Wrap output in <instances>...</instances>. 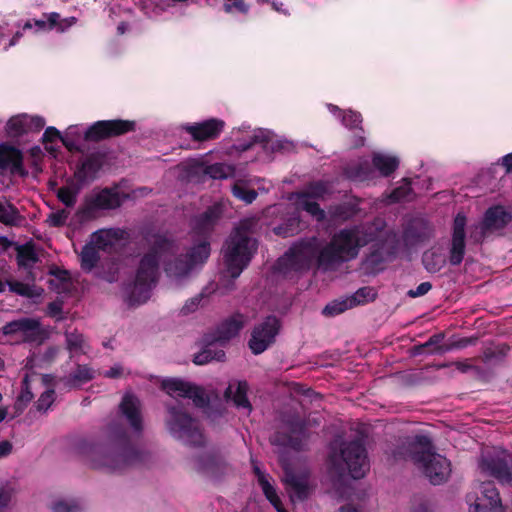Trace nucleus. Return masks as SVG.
I'll return each mask as SVG.
<instances>
[{
  "mask_svg": "<svg viewBox=\"0 0 512 512\" xmlns=\"http://www.w3.org/2000/svg\"><path fill=\"white\" fill-rule=\"evenodd\" d=\"M166 410L165 424L172 437L185 445L204 446L205 436L200 422L186 411L182 403L166 404Z\"/></svg>",
  "mask_w": 512,
  "mask_h": 512,
  "instance_id": "39448f33",
  "label": "nucleus"
},
{
  "mask_svg": "<svg viewBox=\"0 0 512 512\" xmlns=\"http://www.w3.org/2000/svg\"><path fill=\"white\" fill-rule=\"evenodd\" d=\"M95 370L88 365L77 364L76 369L66 378L69 388L77 387L94 379Z\"/></svg>",
  "mask_w": 512,
  "mask_h": 512,
  "instance_id": "c9c22d12",
  "label": "nucleus"
},
{
  "mask_svg": "<svg viewBox=\"0 0 512 512\" xmlns=\"http://www.w3.org/2000/svg\"><path fill=\"white\" fill-rule=\"evenodd\" d=\"M193 468L200 474L218 480L232 472V467L215 449L205 451L193 458Z\"/></svg>",
  "mask_w": 512,
  "mask_h": 512,
  "instance_id": "2eb2a0df",
  "label": "nucleus"
},
{
  "mask_svg": "<svg viewBox=\"0 0 512 512\" xmlns=\"http://www.w3.org/2000/svg\"><path fill=\"white\" fill-rule=\"evenodd\" d=\"M26 224V217L9 201H2V225L22 227Z\"/></svg>",
  "mask_w": 512,
  "mask_h": 512,
  "instance_id": "e433bc0d",
  "label": "nucleus"
},
{
  "mask_svg": "<svg viewBox=\"0 0 512 512\" xmlns=\"http://www.w3.org/2000/svg\"><path fill=\"white\" fill-rule=\"evenodd\" d=\"M223 215L221 204L209 206L203 213L196 215L191 222L193 244H205L211 249V236Z\"/></svg>",
  "mask_w": 512,
  "mask_h": 512,
  "instance_id": "f8f14e48",
  "label": "nucleus"
},
{
  "mask_svg": "<svg viewBox=\"0 0 512 512\" xmlns=\"http://www.w3.org/2000/svg\"><path fill=\"white\" fill-rule=\"evenodd\" d=\"M372 164L382 176L388 177L398 168L399 160L394 156L374 153Z\"/></svg>",
  "mask_w": 512,
  "mask_h": 512,
  "instance_id": "f704fd0d",
  "label": "nucleus"
},
{
  "mask_svg": "<svg viewBox=\"0 0 512 512\" xmlns=\"http://www.w3.org/2000/svg\"><path fill=\"white\" fill-rule=\"evenodd\" d=\"M161 389L168 395H178L181 398L191 399L197 408H208L210 396L202 386L182 380L180 378H166L161 382Z\"/></svg>",
  "mask_w": 512,
  "mask_h": 512,
  "instance_id": "ddd939ff",
  "label": "nucleus"
},
{
  "mask_svg": "<svg viewBox=\"0 0 512 512\" xmlns=\"http://www.w3.org/2000/svg\"><path fill=\"white\" fill-rule=\"evenodd\" d=\"M271 134L268 130L259 129L253 133L249 140L239 141L235 144V149L239 152H246L251 149L255 144H261L264 149H268L269 147L275 151L281 148L280 144L272 143Z\"/></svg>",
  "mask_w": 512,
  "mask_h": 512,
  "instance_id": "7c9ffc66",
  "label": "nucleus"
},
{
  "mask_svg": "<svg viewBox=\"0 0 512 512\" xmlns=\"http://www.w3.org/2000/svg\"><path fill=\"white\" fill-rule=\"evenodd\" d=\"M141 9L148 15H160L170 4L166 0H140Z\"/></svg>",
  "mask_w": 512,
  "mask_h": 512,
  "instance_id": "6e6d98bb",
  "label": "nucleus"
},
{
  "mask_svg": "<svg viewBox=\"0 0 512 512\" xmlns=\"http://www.w3.org/2000/svg\"><path fill=\"white\" fill-rule=\"evenodd\" d=\"M256 251L254 239L249 235L248 221H242L226 239L222 248L225 276L237 279L248 267Z\"/></svg>",
  "mask_w": 512,
  "mask_h": 512,
  "instance_id": "20e7f679",
  "label": "nucleus"
},
{
  "mask_svg": "<svg viewBox=\"0 0 512 512\" xmlns=\"http://www.w3.org/2000/svg\"><path fill=\"white\" fill-rule=\"evenodd\" d=\"M331 241L345 260H350L357 257L359 247L357 245V238L355 236L354 229L351 228L340 230L333 236Z\"/></svg>",
  "mask_w": 512,
  "mask_h": 512,
  "instance_id": "bb28decb",
  "label": "nucleus"
},
{
  "mask_svg": "<svg viewBox=\"0 0 512 512\" xmlns=\"http://www.w3.org/2000/svg\"><path fill=\"white\" fill-rule=\"evenodd\" d=\"M16 260L19 266L28 267L38 261V256L32 244L17 245Z\"/></svg>",
  "mask_w": 512,
  "mask_h": 512,
  "instance_id": "c03bdc74",
  "label": "nucleus"
},
{
  "mask_svg": "<svg viewBox=\"0 0 512 512\" xmlns=\"http://www.w3.org/2000/svg\"><path fill=\"white\" fill-rule=\"evenodd\" d=\"M78 190H73L70 187L63 186L57 191L58 200L66 207H73L77 201Z\"/></svg>",
  "mask_w": 512,
  "mask_h": 512,
  "instance_id": "052dcab7",
  "label": "nucleus"
},
{
  "mask_svg": "<svg viewBox=\"0 0 512 512\" xmlns=\"http://www.w3.org/2000/svg\"><path fill=\"white\" fill-rule=\"evenodd\" d=\"M355 236L357 238V245L359 249L368 244L378 243L380 240H385L392 237L395 239V235L392 232L384 231L383 228L375 227L374 225H365L361 228L354 227Z\"/></svg>",
  "mask_w": 512,
  "mask_h": 512,
  "instance_id": "c756f323",
  "label": "nucleus"
},
{
  "mask_svg": "<svg viewBox=\"0 0 512 512\" xmlns=\"http://www.w3.org/2000/svg\"><path fill=\"white\" fill-rule=\"evenodd\" d=\"M44 17L45 19L34 20L33 23L28 20L24 24L23 30L31 29L33 26L37 27L38 30H53L58 22L59 13L51 12L49 14H44Z\"/></svg>",
  "mask_w": 512,
  "mask_h": 512,
  "instance_id": "49530a36",
  "label": "nucleus"
},
{
  "mask_svg": "<svg viewBox=\"0 0 512 512\" xmlns=\"http://www.w3.org/2000/svg\"><path fill=\"white\" fill-rule=\"evenodd\" d=\"M104 164V156L99 152L90 153L78 166L75 179L82 185L94 181Z\"/></svg>",
  "mask_w": 512,
  "mask_h": 512,
  "instance_id": "a878e982",
  "label": "nucleus"
},
{
  "mask_svg": "<svg viewBox=\"0 0 512 512\" xmlns=\"http://www.w3.org/2000/svg\"><path fill=\"white\" fill-rule=\"evenodd\" d=\"M467 218L463 213H457L453 220L452 238L449 249V263L458 266L462 263L466 251L465 227Z\"/></svg>",
  "mask_w": 512,
  "mask_h": 512,
  "instance_id": "aec40b11",
  "label": "nucleus"
},
{
  "mask_svg": "<svg viewBox=\"0 0 512 512\" xmlns=\"http://www.w3.org/2000/svg\"><path fill=\"white\" fill-rule=\"evenodd\" d=\"M225 122L218 118H210L202 122L186 124L182 128L193 141L204 142L217 139L223 132Z\"/></svg>",
  "mask_w": 512,
  "mask_h": 512,
  "instance_id": "412c9836",
  "label": "nucleus"
},
{
  "mask_svg": "<svg viewBox=\"0 0 512 512\" xmlns=\"http://www.w3.org/2000/svg\"><path fill=\"white\" fill-rule=\"evenodd\" d=\"M248 385L245 381L239 382L233 396V402L239 409H245L248 413L252 410V405L247 397Z\"/></svg>",
  "mask_w": 512,
  "mask_h": 512,
  "instance_id": "8fccbe9b",
  "label": "nucleus"
},
{
  "mask_svg": "<svg viewBox=\"0 0 512 512\" xmlns=\"http://www.w3.org/2000/svg\"><path fill=\"white\" fill-rule=\"evenodd\" d=\"M105 433L103 442L82 440L77 445L78 452L91 468L116 472L143 461L142 452L135 447L122 423L111 422Z\"/></svg>",
  "mask_w": 512,
  "mask_h": 512,
  "instance_id": "f257e3e1",
  "label": "nucleus"
},
{
  "mask_svg": "<svg viewBox=\"0 0 512 512\" xmlns=\"http://www.w3.org/2000/svg\"><path fill=\"white\" fill-rule=\"evenodd\" d=\"M284 484L290 500L293 503L304 502L311 495V487L308 482V476L297 474L292 470L286 469L284 472Z\"/></svg>",
  "mask_w": 512,
  "mask_h": 512,
  "instance_id": "4be33fe9",
  "label": "nucleus"
},
{
  "mask_svg": "<svg viewBox=\"0 0 512 512\" xmlns=\"http://www.w3.org/2000/svg\"><path fill=\"white\" fill-rule=\"evenodd\" d=\"M432 235L430 224L424 219L412 220L403 231V239L408 245H416L428 240Z\"/></svg>",
  "mask_w": 512,
  "mask_h": 512,
  "instance_id": "c85d7f7f",
  "label": "nucleus"
},
{
  "mask_svg": "<svg viewBox=\"0 0 512 512\" xmlns=\"http://www.w3.org/2000/svg\"><path fill=\"white\" fill-rule=\"evenodd\" d=\"M119 238V231L116 229H100L91 234V241L89 243L95 245L98 250L106 251Z\"/></svg>",
  "mask_w": 512,
  "mask_h": 512,
  "instance_id": "473e14b6",
  "label": "nucleus"
},
{
  "mask_svg": "<svg viewBox=\"0 0 512 512\" xmlns=\"http://www.w3.org/2000/svg\"><path fill=\"white\" fill-rule=\"evenodd\" d=\"M483 472L495 478L502 485L512 483V472L509 462L504 456H491L483 458L480 462Z\"/></svg>",
  "mask_w": 512,
  "mask_h": 512,
  "instance_id": "b1692460",
  "label": "nucleus"
},
{
  "mask_svg": "<svg viewBox=\"0 0 512 512\" xmlns=\"http://www.w3.org/2000/svg\"><path fill=\"white\" fill-rule=\"evenodd\" d=\"M204 347L201 351L196 353L193 357V363L195 365H205L215 360L223 362L226 359V353L222 349H212L214 344L204 343Z\"/></svg>",
  "mask_w": 512,
  "mask_h": 512,
  "instance_id": "72a5a7b5",
  "label": "nucleus"
},
{
  "mask_svg": "<svg viewBox=\"0 0 512 512\" xmlns=\"http://www.w3.org/2000/svg\"><path fill=\"white\" fill-rule=\"evenodd\" d=\"M298 206L316 219L318 222H323L326 219L325 211L320 205L308 199H297Z\"/></svg>",
  "mask_w": 512,
  "mask_h": 512,
  "instance_id": "3c124183",
  "label": "nucleus"
},
{
  "mask_svg": "<svg viewBox=\"0 0 512 512\" xmlns=\"http://www.w3.org/2000/svg\"><path fill=\"white\" fill-rule=\"evenodd\" d=\"M230 171V166L223 163H214L205 167L204 174L212 179H224L228 177Z\"/></svg>",
  "mask_w": 512,
  "mask_h": 512,
  "instance_id": "13d9d810",
  "label": "nucleus"
},
{
  "mask_svg": "<svg viewBox=\"0 0 512 512\" xmlns=\"http://www.w3.org/2000/svg\"><path fill=\"white\" fill-rule=\"evenodd\" d=\"M246 317L237 312L222 320L214 330L205 333L202 341L207 344H228L233 338L237 337L244 328Z\"/></svg>",
  "mask_w": 512,
  "mask_h": 512,
  "instance_id": "dca6fc26",
  "label": "nucleus"
},
{
  "mask_svg": "<svg viewBox=\"0 0 512 512\" xmlns=\"http://www.w3.org/2000/svg\"><path fill=\"white\" fill-rule=\"evenodd\" d=\"M301 220L298 214L294 213L274 228V233L281 237H291L301 230Z\"/></svg>",
  "mask_w": 512,
  "mask_h": 512,
  "instance_id": "a19ab883",
  "label": "nucleus"
},
{
  "mask_svg": "<svg viewBox=\"0 0 512 512\" xmlns=\"http://www.w3.org/2000/svg\"><path fill=\"white\" fill-rule=\"evenodd\" d=\"M66 346L71 354L84 352L85 339L81 333L77 331L66 332Z\"/></svg>",
  "mask_w": 512,
  "mask_h": 512,
  "instance_id": "864d4df0",
  "label": "nucleus"
},
{
  "mask_svg": "<svg viewBox=\"0 0 512 512\" xmlns=\"http://www.w3.org/2000/svg\"><path fill=\"white\" fill-rule=\"evenodd\" d=\"M483 499L470 505V512H489L501 506V498L498 490L492 482L483 483L481 486Z\"/></svg>",
  "mask_w": 512,
  "mask_h": 512,
  "instance_id": "cd10ccee",
  "label": "nucleus"
},
{
  "mask_svg": "<svg viewBox=\"0 0 512 512\" xmlns=\"http://www.w3.org/2000/svg\"><path fill=\"white\" fill-rule=\"evenodd\" d=\"M2 170H9L11 175L26 178L28 170L24 166L23 152L8 143L2 142Z\"/></svg>",
  "mask_w": 512,
  "mask_h": 512,
  "instance_id": "393cba45",
  "label": "nucleus"
},
{
  "mask_svg": "<svg viewBox=\"0 0 512 512\" xmlns=\"http://www.w3.org/2000/svg\"><path fill=\"white\" fill-rule=\"evenodd\" d=\"M389 238L380 240L378 243H374L370 246L369 253L364 259L365 268L371 272L376 273L383 269V264L386 261L387 256L395 254L396 250V239H393V245H388Z\"/></svg>",
  "mask_w": 512,
  "mask_h": 512,
  "instance_id": "5701e85b",
  "label": "nucleus"
},
{
  "mask_svg": "<svg viewBox=\"0 0 512 512\" xmlns=\"http://www.w3.org/2000/svg\"><path fill=\"white\" fill-rule=\"evenodd\" d=\"M121 204L120 193L113 188L105 187L96 193L85 196L83 205L75 213V218L82 224L95 219L98 211L114 210Z\"/></svg>",
  "mask_w": 512,
  "mask_h": 512,
  "instance_id": "6e6552de",
  "label": "nucleus"
},
{
  "mask_svg": "<svg viewBox=\"0 0 512 512\" xmlns=\"http://www.w3.org/2000/svg\"><path fill=\"white\" fill-rule=\"evenodd\" d=\"M232 194L246 204H251L258 196V193L254 189H248L242 181H237L232 186Z\"/></svg>",
  "mask_w": 512,
  "mask_h": 512,
  "instance_id": "603ef678",
  "label": "nucleus"
},
{
  "mask_svg": "<svg viewBox=\"0 0 512 512\" xmlns=\"http://www.w3.org/2000/svg\"><path fill=\"white\" fill-rule=\"evenodd\" d=\"M45 126L44 118L18 114L12 116L6 123L5 132L8 138L18 139L30 133H37Z\"/></svg>",
  "mask_w": 512,
  "mask_h": 512,
  "instance_id": "a211bd4d",
  "label": "nucleus"
},
{
  "mask_svg": "<svg viewBox=\"0 0 512 512\" xmlns=\"http://www.w3.org/2000/svg\"><path fill=\"white\" fill-rule=\"evenodd\" d=\"M223 10L229 14L238 13L247 15L250 10V6L245 2V0H225Z\"/></svg>",
  "mask_w": 512,
  "mask_h": 512,
  "instance_id": "bf43d9fd",
  "label": "nucleus"
},
{
  "mask_svg": "<svg viewBox=\"0 0 512 512\" xmlns=\"http://www.w3.org/2000/svg\"><path fill=\"white\" fill-rule=\"evenodd\" d=\"M70 215V212L66 209H59L56 212L49 214L47 223L51 227L60 228L66 224V221Z\"/></svg>",
  "mask_w": 512,
  "mask_h": 512,
  "instance_id": "0e129e2a",
  "label": "nucleus"
},
{
  "mask_svg": "<svg viewBox=\"0 0 512 512\" xmlns=\"http://www.w3.org/2000/svg\"><path fill=\"white\" fill-rule=\"evenodd\" d=\"M406 183L396 187L392 190L390 194V199L394 202H399L408 197V195L412 192L411 182L405 179Z\"/></svg>",
  "mask_w": 512,
  "mask_h": 512,
  "instance_id": "338daca9",
  "label": "nucleus"
},
{
  "mask_svg": "<svg viewBox=\"0 0 512 512\" xmlns=\"http://www.w3.org/2000/svg\"><path fill=\"white\" fill-rule=\"evenodd\" d=\"M512 222V213L502 205H493L489 207L478 226L479 233L474 234L476 241L483 240L485 237L497 234L503 235V231Z\"/></svg>",
  "mask_w": 512,
  "mask_h": 512,
  "instance_id": "4468645a",
  "label": "nucleus"
},
{
  "mask_svg": "<svg viewBox=\"0 0 512 512\" xmlns=\"http://www.w3.org/2000/svg\"><path fill=\"white\" fill-rule=\"evenodd\" d=\"M405 455L433 485L444 483L450 473V462L436 453L432 439L428 435L417 434L408 438L404 445Z\"/></svg>",
  "mask_w": 512,
  "mask_h": 512,
  "instance_id": "7ed1b4c3",
  "label": "nucleus"
},
{
  "mask_svg": "<svg viewBox=\"0 0 512 512\" xmlns=\"http://www.w3.org/2000/svg\"><path fill=\"white\" fill-rule=\"evenodd\" d=\"M422 262L428 272L437 273L445 266L446 259L438 251L428 250L423 254Z\"/></svg>",
  "mask_w": 512,
  "mask_h": 512,
  "instance_id": "37998d69",
  "label": "nucleus"
},
{
  "mask_svg": "<svg viewBox=\"0 0 512 512\" xmlns=\"http://www.w3.org/2000/svg\"><path fill=\"white\" fill-rule=\"evenodd\" d=\"M340 459L344 462L349 475L353 479L365 477L370 469L365 443L361 438L344 442L340 450Z\"/></svg>",
  "mask_w": 512,
  "mask_h": 512,
  "instance_id": "1a4fd4ad",
  "label": "nucleus"
},
{
  "mask_svg": "<svg viewBox=\"0 0 512 512\" xmlns=\"http://www.w3.org/2000/svg\"><path fill=\"white\" fill-rule=\"evenodd\" d=\"M9 286V290L13 293H16L20 296L32 298L37 294L34 293L33 286L20 282V281H7Z\"/></svg>",
  "mask_w": 512,
  "mask_h": 512,
  "instance_id": "e2e57ef3",
  "label": "nucleus"
},
{
  "mask_svg": "<svg viewBox=\"0 0 512 512\" xmlns=\"http://www.w3.org/2000/svg\"><path fill=\"white\" fill-rule=\"evenodd\" d=\"M136 131V121L124 119L99 120L91 124L84 133L87 142H100Z\"/></svg>",
  "mask_w": 512,
  "mask_h": 512,
  "instance_id": "9b49d317",
  "label": "nucleus"
},
{
  "mask_svg": "<svg viewBox=\"0 0 512 512\" xmlns=\"http://www.w3.org/2000/svg\"><path fill=\"white\" fill-rule=\"evenodd\" d=\"M352 308L349 298L346 297L344 299H336L328 303L323 308L322 314L327 317H334Z\"/></svg>",
  "mask_w": 512,
  "mask_h": 512,
  "instance_id": "09e8293b",
  "label": "nucleus"
},
{
  "mask_svg": "<svg viewBox=\"0 0 512 512\" xmlns=\"http://www.w3.org/2000/svg\"><path fill=\"white\" fill-rule=\"evenodd\" d=\"M100 260L99 250L92 243L83 246L80 253L81 269L85 272H91Z\"/></svg>",
  "mask_w": 512,
  "mask_h": 512,
  "instance_id": "4c0bfd02",
  "label": "nucleus"
},
{
  "mask_svg": "<svg viewBox=\"0 0 512 512\" xmlns=\"http://www.w3.org/2000/svg\"><path fill=\"white\" fill-rule=\"evenodd\" d=\"M317 255V246L311 241H301L294 244L280 257L275 270L288 277L292 272H303L310 269Z\"/></svg>",
  "mask_w": 512,
  "mask_h": 512,
  "instance_id": "423d86ee",
  "label": "nucleus"
},
{
  "mask_svg": "<svg viewBox=\"0 0 512 512\" xmlns=\"http://www.w3.org/2000/svg\"><path fill=\"white\" fill-rule=\"evenodd\" d=\"M328 194V187L323 181L310 182L304 190L297 193V199H323Z\"/></svg>",
  "mask_w": 512,
  "mask_h": 512,
  "instance_id": "79ce46f5",
  "label": "nucleus"
},
{
  "mask_svg": "<svg viewBox=\"0 0 512 512\" xmlns=\"http://www.w3.org/2000/svg\"><path fill=\"white\" fill-rule=\"evenodd\" d=\"M265 495L266 499L276 509L277 512H287L284 508L283 503L278 496L275 487L269 482V479H260L259 485Z\"/></svg>",
  "mask_w": 512,
  "mask_h": 512,
  "instance_id": "a18cd8bd",
  "label": "nucleus"
},
{
  "mask_svg": "<svg viewBox=\"0 0 512 512\" xmlns=\"http://www.w3.org/2000/svg\"><path fill=\"white\" fill-rule=\"evenodd\" d=\"M362 122L363 118L359 112L353 110L344 111L342 116V123L348 129L364 133Z\"/></svg>",
  "mask_w": 512,
  "mask_h": 512,
  "instance_id": "5fc2aeb1",
  "label": "nucleus"
},
{
  "mask_svg": "<svg viewBox=\"0 0 512 512\" xmlns=\"http://www.w3.org/2000/svg\"><path fill=\"white\" fill-rule=\"evenodd\" d=\"M177 249L175 239L166 233L151 235L149 250L142 256L136 271L133 287L129 295L131 305L145 303L159 278V262L164 255L174 254Z\"/></svg>",
  "mask_w": 512,
  "mask_h": 512,
  "instance_id": "f03ea898",
  "label": "nucleus"
},
{
  "mask_svg": "<svg viewBox=\"0 0 512 512\" xmlns=\"http://www.w3.org/2000/svg\"><path fill=\"white\" fill-rule=\"evenodd\" d=\"M273 443L280 446L290 447L294 450H301L302 439L286 433H276L273 438Z\"/></svg>",
  "mask_w": 512,
  "mask_h": 512,
  "instance_id": "4d7b16f0",
  "label": "nucleus"
},
{
  "mask_svg": "<svg viewBox=\"0 0 512 512\" xmlns=\"http://www.w3.org/2000/svg\"><path fill=\"white\" fill-rule=\"evenodd\" d=\"M348 298L352 307L354 308L356 306L373 301L376 298V292L374 288L365 286L359 288L354 294L348 296Z\"/></svg>",
  "mask_w": 512,
  "mask_h": 512,
  "instance_id": "de8ad7c7",
  "label": "nucleus"
},
{
  "mask_svg": "<svg viewBox=\"0 0 512 512\" xmlns=\"http://www.w3.org/2000/svg\"><path fill=\"white\" fill-rule=\"evenodd\" d=\"M315 259L317 260L318 266L324 269H329L335 264H340L346 261L332 241H330V243L320 251L317 250Z\"/></svg>",
  "mask_w": 512,
  "mask_h": 512,
  "instance_id": "2f4dec72",
  "label": "nucleus"
},
{
  "mask_svg": "<svg viewBox=\"0 0 512 512\" xmlns=\"http://www.w3.org/2000/svg\"><path fill=\"white\" fill-rule=\"evenodd\" d=\"M54 394H55V392L53 389H48V390L44 391L36 402V409L38 411H43V412L47 411L48 408L54 402Z\"/></svg>",
  "mask_w": 512,
  "mask_h": 512,
  "instance_id": "774afa93",
  "label": "nucleus"
},
{
  "mask_svg": "<svg viewBox=\"0 0 512 512\" xmlns=\"http://www.w3.org/2000/svg\"><path fill=\"white\" fill-rule=\"evenodd\" d=\"M53 512H82L83 509L76 501L59 500L51 507Z\"/></svg>",
  "mask_w": 512,
  "mask_h": 512,
  "instance_id": "69168bd1",
  "label": "nucleus"
},
{
  "mask_svg": "<svg viewBox=\"0 0 512 512\" xmlns=\"http://www.w3.org/2000/svg\"><path fill=\"white\" fill-rule=\"evenodd\" d=\"M119 413L129 424L132 435L139 438L144 429L139 398L132 393H125L119 404Z\"/></svg>",
  "mask_w": 512,
  "mask_h": 512,
  "instance_id": "6ab92c4d",
  "label": "nucleus"
},
{
  "mask_svg": "<svg viewBox=\"0 0 512 512\" xmlns=\"http://www.w3.org/2000/svg\"><path fill=\"white\" fill-rule=\"evenodd\" d=\"M282 324L278 317L269 315L256 324L251 331L248 347L254 355H259L269 349L280 333Z\"/></svg>",
  "mask_w": 512,
  "mask_h": 512,
  "instance_id": "9d476101",
  "label": "nucleus"
},
{
  "mask_svg": "<svg viewBox=\"0 0 512 512\" xmlns=\"http://www.w3.org/2000/svg\"><path fill=\"white\" fill-rule=\"evenodd\" d=\"M20 333L21 338L25 342L42 344L47 338V331L41 326L37 319L22 318L16 321L7 323L2 327V334Z\"/></svg>",
  "mask_w": 512,
  "mask_h": 512,
  "instance_id": "f3484780",
  "label": "nucleus"
},
{
  "mask_svg": "<svg viewBox=\"0 0 512 512\" xmlns=\"http://www.w3.org/2000/svg\"><path fill=\"white\" fill-rule=\"evenodd\" d=\"M211 253V249L205 244H193L185 253L175 258L164 261V271L167 277L181 279L186 277L197 265L204 264Z\"/></svg>",
  "mask_w": 512,
  "mask_h": 512,
  "instance_id": "0eeeda50",
  "label": "nucleus"
},
{
  "mask_svg": "<svg viewBox=\"0 0 512 512\" xmlns=\"http://www.w3.org/2000/svg\"><path fill=\"white\" fill-rule=\"evenodd\" d=\"M508 351L509 347L506 344H501L496 348H487L483 352V361L489 363L493 360H502Z\"/></svg>",
  "mask_w": 512,
  "mask_h": 512,
  "instance_id": "680f3d73",
  "label": "nucleus"
},
{
  "mask_svg": "<svg viewBox=\"0 0 512 512\" xmlns=\"http://www.w3.org/2000/svg\"><path fill=\"white\" fill-rule=\"evenodd\" d=\"M359 212L358 205L351 202H344L332 206L329 210L330 216L334 221H347L356 216Z\"/></svg>",
  "mask_w": 512,
  "mask_h": 512,
  "instance_id": "ea45409f",
  "label": "nucleus"
},
{
  "mask_svg": "<svg viewBox=\"0 0 512 512\" xmlns=\"http://www.w3.org/2000/svg\"><path fill=\"white\" fill-rule=\"evenodd\" d=\"M443 338V334L432 335L425 343L413 347V355H421L423 353L440 354L449 351L448 346L439 345Z\"/></svg>",
  "mask_w": 512,
  "mask_h": 512,
  "instance_id": "58836bf2",
  "label": "nucleus"
}]
</instances>
